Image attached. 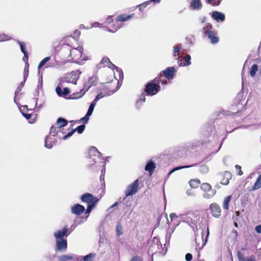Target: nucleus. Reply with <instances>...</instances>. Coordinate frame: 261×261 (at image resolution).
Returning a JSON list of instances; mask_svg holds the SVG:
<instances>
[{"label": "nucleus", "mask_w": 261, "mask_h": 261, "mask_svg": "<svg viewBox=\"0 0 261 261\" xmlns=\"http://www.w3.org/2000/svg\"><path fill=\"white\" fill-rule=\"evenodd\" d=\"M154 83H149L146 86L145 92L149 95H154L158 93L161 90L160 85L157 83H159V80L155 78L154 80Z\"/></svg>", "instance_id": "1"}, {"label": "nucleus", "mask_w": 261, "mask_h": 261, "mask_svg": "<svg viewBox=\"0 0 261 261\" xmlns=\"http://www.w3.org/2000/svg\"><path fill=\"white\" fill-rule=\"evenodd\" d=\"M90 165L92 166L94 163H98L101 160V153L94 146L90 147L89 152Z\"/></svg>", "instance_id": "2"}, {"label": "nucleus", "mask_w": 261, "mask_h": 261, "mask_svg": "<svg viewBox=\"0 0 261 261\" xmlns=\"http://www.w3.org/2000/svg\"><path fill=\"white\" fill-rule=\"evenodd\" d=\"M82 72L79 70H76L75 71H73L70 73L67 74L61 80L62 83H71L73 84H76V81L79 79L80 74Z\"/></svg>", "instance_id": "3"}, {"label": "nucleus", "mask_w": 261, "mask_h": 261, "mask_svg": "<svg viewBox=\"0 0 261 261\" xmlns=\"http://www.w3.org/2000/svg\"><path fill=\"white\" fill-rule=\"evenodd\" d=\"M134 16V14H132L130 15L126 14H121L117 17L116 19V21L114 24V26L116 27L115 28H113V30H111L110 29H108V31L110 32H115L117 31L118 29H120L121 27V24L120 23V21H126L131 18H132Z\"/></svg>", "instance_id": "4"}, {"label": "nucleus", "mask_w": 261, "mask_h": 261, "mask_svg": "<svg viewBox=\"0 0 261 261\" xmlns=\"http://www.w3.org/2000/svg\"><path fill=\"white\" fill-rule=\"evenodd\" d=\"M212 28V25L209 24L204 27L203 29L205 31V33L210 39L212 43L216 44L219 42V38L216 36V33L214 31L211 30Z\"/></svg>", "instance_id": "5"}, {"label": "nucleus", "mask_w": 261, "mask_h": 261, "mask_svg": "<svg viewBox=\"0 0 261 261\" xmlns=\"http://www.w3.org/2000/svg\"><path fill=\"white\" fill-rule=\"evenodd\" d=\"M209 235V229L208 227L207 228V236L205 241L203 240V234H195V241L196 243V249L201 250L203 246L206 244L207 242V238Z\"/></svg>", "instance_id": "6"}, {"label": "nucleus", "mask_w": 261, "mask_h": 261, "mask_svg": "<svg viewBox=\"0 0 261 261\" xmlns=\"http://www.w3.org/2000/svg\"><path fill=\"white\" fill-rule=\"evenodd\" d=\"M81 200L83 202H86L88 205H95L96 203L98 201V199L94 197L90 193H85L82 195L81 197Z\"/></svg>", "instance_id": "7"}, {"label": "nucleus", "mask_w": 261, "mask_h": 261, "mask_svg": "<svg viewBox=\"0 0 261 261\" xmlns=\"http://www.w3.org/2000/svg\"><path fill=\"white\" fill-rule=\"evenodd\" d=\"M138 181L135 180L132 184L128 185L125 190L126 197L135 194L138 191Z\"/></svg>", "instance_id": "8"}, {"label": "nucleus", "mask_w": 261, "mask_h": 261, "mask_svg": "<svg viewBox=\"0 0 261 261\" xmlns=\"http://www.w3.org/2000/svg\"><path fill=\"white\" fill-rule=\"evenodd\" d=\"M83 53V47L82 46H79L76 48H74L70 49V56L73 59L77 60L81 56Z\"/></svg>", "instance_id": "9"}, {"label": "nucleus", "mask_w": 261, "mask_h": 261, "mask_svg": "<svg viewBox=\"0 0 261 261\" xmlns=\"http://www.w3.org/2000/svg\"><path fill=\"white\" fill-rule=\"evenodd\" d=\"M162 247L159 239L154 237L152 240V244L150 246L148 251L149 252H155Z\"/></svg>", "instance_id": "10"}, {"label": "nucleus", "mask_w": 261, "mask_h": 261, "mask_svg": "<svg viewBox=\"0 0 261 261\" xmlns=\"http://www.w3.org/2000/svg\"><path fill=\"white\" fill-rule=\"evenodd\" d=\"M176 71V69L174 67H170L167 68L162 72L166 79L171 80L173 79V77H174Z\"/></svg>", "instance_id": "11"}, {"label": "nucleus", "mask_w": 261, "mask_h": 261, "mask_svg": "<svg viewBox=\"0 0 261 261\" xmlns=\"http://www.w3.org/2000/svg\"><path fill=\"white\" fill-rule=\"evenodd\" d=\"M221 179V184L224 185H227L229 183V180L231 178L232 175L229 171H226L220 174Z\"/></svg>", "instance_id": "12"}, {"label": "nucleus", "mask_w": 261, "mask_h": 261, "mask_svg": "<svg viewBox=\"0 0 261 261\" xmlns=\"http://www.w3.org/2000/svg\"><path fill=\"white\" fill-rule=\"evenodd\" d=\"M212 214L213 216L216 218H219L221 215L220 206L216 203H212L210 205Z\"/></svg>", "instance_id": "13"}, {"label": "nucleus", "mask_w": 261, "mask_h": 261, "mask_svg": "<svg viewBox=\"0 0 261 261\" xmlns=\"http://www.w3.org/2000/svg\"><path fill=\"white\" fill-rule=\"evenodd\" d=\"M85 128V126L84 124L79 126L76 129L72 130L71 131L68 132L66 135H65L64 137H63V140H65L68 139L73 134L75 131H77L79 134L82 133L84 132Z\"/></svg>", "instance_id": "14"}, {"label": "nucleus", "mask_w": 261, "mask_h": 261, "mask_svg": "<svg viewBox=\"0 0 261 261\" xmlns=\"http://www.w3.org/2000/svg\"><path fill=\"white\" fill-rule=\"evenodd\" d=\"M56 246L59 251H65L67 249V241L65 239L57 240Z\"/></svg>", "instance_id": "15"}, {"label": "nucleus", "mask_w": 261, "mask_h": 261, "mask_svg": "<svg viewBox=\"0 0 261 261\" xmlns=\"http://www.w3.org/2000/svg\"><path fill=\"white\" fill-rule=\"evenodd\" d=\"M211 16L217 22H223L225 19V14L221 12L214 11L212 13Z\"/></svg>", "instance_id": "16"}, {"label": "nucleus", "mask_w": 261, "mask_h": 261, "mask_svg": "<svg viewBox=\"0 0 261 261\" xmlns=\"http://www.w3.org/2000/svg\"><path fill=\"white\" fill-rule=\"evenodd\" d=\"M67 231L68 228L66 227H65L62 230H59L55 231L54 235L57 240H62L66 236Z\"/></svg>", "instance_id": "17"}, {"label": "nucleus", "mask_w": 261, "mask_h": 261, "mask_svg": "<svg viewBox=\"0 0 261 261\" xmlns=\"http://www.w3.org/2000/svg\"><path fill=\"white\" fill-rule=\"evenodd\" d=\"M85 210L84 206L80 204H76L71 207V212L73 214L80 215L84 212Z\"/></svg>", "instance_id": "18"}, {"label": "nucleus", "mask_w": 261, "mask_h": 261, "mask_svg": "<svg viewBox=\"0 0 261 261\" xmlns=\"http://www.w3.org/2000/svg\"><path fill=\"white\" fill-rule=\"evenodd\" d=\"M112 69L113 70L114 77L117 80H121L123 79V74L121 69L115 66Z\"/></svg>", "instance_id": "19"}, {"label": "nucleus", "mask_w": 261, "mask_h": 261, "mask_svg": "<svg viewBox=\"0 0 261 261\" xmlns=\"http://www.w3.org/2000/svg\"><path fill=\"white\" fill-rule=\"evenodd\" d=\"M156 168L155 164L152 161H148L145 167V170L148 171L151 175L154 172Z\"/></svg>", "instance_id": "20"}, {"label": "nucleus", "mask_w": 261, "mask_h": 261, "mask_svg": "<svg viewBox=\"0 0 261 261\" xmlns=\"http://www.w3.org/2000/svg\"><path fill=\"white\" fill-rule=\"evenodd\" d=\"M99 66L100 68L105 66H108L110 68H112L115 66V65L111 62L109 58L105 57L102 58Z\"/></svg>", "instance_id": "21"}, {"label": "nucleus", "mask_w": 261, "mask_h": 261, "mask_svg": "<svg viewBox=\"0 0 261 261\" xmlns=\"http://www.w3.org/2000/svg\"><path fill=\"white\" fill-rule=\"evenodd\" d=\"M202 5L200 0H192L190 4V8L192 10H200Z\"/></svg>", "instance_id": "22"}, {"label": "nucleus", "mask_w": 261, "mask_h": 261, "mask_svg": "<svg viewBox=\"0 0 261 261\" xmlns=\"http://www.w3.org/2000/svg\"><path fill=\"white\" fill-rule=\"evenodd\" d=\"M56 91L59 96H65L70 93V90L68 88H64L62 91V89L59 86L56 88Z\"/></svg>", "instance_id": "23"}, {"label": "nucleus", "mask_w": 261, "mask_h": 261, "mask_svg": "<svg viewBox=\"0 0 261 261\" xmlns=\"http://www.w3.org/2000/svg\"><path fill=\"white\" fill-rule=\"evenodd\" d=\"M91 86V84H90L88 81L85 83L83 89L80 90L79 93H77V94H80V95L77 96L76 98H80L83 96L85 94V92L87 91Z\"/></svg>", "instance_id": "24"}, {"label": "nucleus", "mask_w": 261, "mask_h": 261, "mask_svg": "<svg viewBox=\"0 0 261 261\" xmlns=\"http://www.w3.org/2000/svg\"><path fill=\"white\" fill-rule=\"evenodd\" d=\"M160 1L161 0H150L144 3H143L140 5H139L138 6V7L140 11H142L144 10V9L146 8L148 5H149L151 2L158 4L160 2Z\"/></svg>", "instance_id": "25"}, {"label": "nucleus", "mask_w": 261, "mask_h": 261, "mask_svg": "<svg viewBox=\"0 0 261 261\" xmlns=\"http://www.w3.org/2000/svg\"><path fill=\"white\" fill-rule=\"evenodd\" d=\"M231 197L232 196L229 195L224 198L222 203V207L224 210H227L228 209L229 203L230 201Z\"/></svg>", "instance_id": "26"}, {"label": "nucleus", "mask_w": 261, "mask_h": 261, "mask_svg": "<svg viewBox=\"0 0 261 261\" xmlns=\"http://www.w3.org/2000/svg\"><path fill=\"white\" fill-rule=\"evenodd\" d=\"M67 124V121L66 119L62 118H59L55 125L57 126L63 128L64 126H66Z\"/></svg>", "instance_id": "27"}, {"label": "nucleus", "mask_w": 261, "mask_h": 261, "mask_svg": "<svg viewBox=\"0 0 261 261\" xmlns=\"http://www.w3.org/2000/svg\"><path fill=\"white\" fill-rule=\"evenodd\" d=\"M52 138L47 136L45 140V141H44V144H45V146L48 148V149H50L51 148H52L53 146V142L54 141L52 140Z\"/></svg>", "instance_id": "28"}, {"label": "nucleus", "mask_w": 261, "mask_h": 261, "mask_svg": "<svg viewBox=\"0 0 261 261\" xmlns=\"http://www.w3.org/2000/svg\"><path fill=\"white\" fill-rule=\"evenodd\" d=\"M260 188H261V174L258 176L253 187H252V190H256Z\"/></svg>", "instance_id": "29"}, {"label": "nucleus", "mask_w": 261, "mask_h": 261, "mask_svg": "<svg viewBox=\"0 0 261 261\" xmlns=\"http://www.w3.org/2000/svg\"><path fill=\"white\" fill-rule=\"evenodd\" d=\"M73 257V256L72 255L65 254L58 256V259L59 261H67L72 259Z\"/></svg>", "instance_id": "30"}, {"label": "nucleus", "mask_w": 261, "mask_h": 261, "mask_svg": "<svg viewBox=\"0 0 261 261\" xmlns=\"http://www.w3.org/2000/svg\"><path fill=\"white\" fill-rule=\"evenodd\" d=\"M17 42L20 45L21 51L23 53L24 55H25L26 60H28V54L25 49V43L23 42L20 41L19 40H18Z\"/></svg>", "instance_id": "31"}, {"label": "nucleus", "mask_w": 261, "mask_h": 261, "mask_svg": "<svg viewBox=\"0 0 261 261\" xmlns=\"http://www.w3.org/2000/svg\"><path fill=\"white\" fill-rule=\"evenodd\" d=\"M182 48V45L181 44H178L177 46H173V56L175 57L179 56V53L180 49Z\"/></svg>", "instance_id": "32"}, {"label": "nucleus", "mask_w": 261, "mask_h": 261, "mask_svg": "<svg viewBox=\"0 0 261 261\" xmlns=\"http://www.w3.org/2000/svg\"><path fill=\"white\" fill-rule=\"evenodd\" d=\"M56 127H57L56 131H57V133H58V134H57L58 137L60 139H63V137H64V136H63V135L65 134V132L64 131V129L63 128H62L59 126H56Z\"/></svg>", "instance_id": "33"}, {"label": "nucleus", "mask_w": 261, "mask_h": 261, "mask_svg": "<svg viewBox=\"0 0 261 261\" xmlns=\"http://www.w3.org/2000/svg\"><path fill=\"white\" fill-rule=\"evenodd\" d=\"M258 65L256 64H253L251 66L250 70V75L251 77H254L255 75L256 72L258 70Z\"/></svg>", "instance_id": "34"}, {"label": "nucleus", "mask_w": 261, "mask_h": 261, "mask_svg": "<svg viewBox=\"0 0 261 261\" xmlns=\"http://www.w3.org/2000/svg\"><path fill=\"white\" fill-rule=\"evenodd\" d=\"M116 231L117 236H119L123 233L122 227L120 222H118L116 226Z\"/></svg>", "instance_id": "35"}, {"label": "nucleus", "mask_w": 261, "mask_h": 261, "mask_svg": "<svg viewBox=\"0 0 261 261\" xmlns=\"http://www.w3.org/2000/svg\"><path fill=\"white\" fill-rule=\"evenodd\" d=\"M196 164H194V165H189V166H179V167H175L174 168H173L172 170H171L168 174V175H171L173 172L175 171H177L178 170H179V169H184V168H189V167H193V166H195Z\"/></svg>", "instance_id": "36"}, {"label": "nucleus", "mask_w": 261, "mask_h": 261, "mask_svg": "<svg viewBox=\"0 0 261 261\" xmlns=\"http://www.w3.org/2000/svg\"><path fill=\"white\" fill-rule=\"evenodd\" d=\"M50 60V57H47L44 58L39 63L38 69V72H39L40 69L43 67L47 62Z\"/></svg>", "instance_id": "37"}, {"label": "nucleus", "mask_w": 261, "mask_h": 261, "mask_svg": "<svg viewBox=\"0 0 261 261\" xmlns=\"http://www.w3.org/2000/svg\"><path fill=\"white\" fill-rule=\"evenodd\" d=\"M200 181L197 179H192L189 181L190 186L192 188H196L198 187Z\"/></svg>", "instance_id": "38"}, {"label": "nucleus", "mask_w": 261, "mask_h": 261, "mask_svg": "<svg viewBox=\"0 0 261 261\" xmlns=\"http://www.w3.org/2000/svg\"><path fill=\"white\" fill-rule=\"evenodd\" d=\"M98 77L94 75L88 79V82L91 84L92 86H95L97 83Z\"/></svg>", "instance_id": "39"}, {"label": "nucleus", "mask_w": 261, "mask_h": 261, "mask_svg": "<svg viewBox=\"0 0 261 261\" xmlns=\"http://www.w3.org/2000/svg\"><path fill=\"white\" fill-rule=\"evenodd\" d=\"M205 2L213 6H217L220 5L221 0H205Z\"/></svg>", "instance_id": "40"}, {"label": "nucleus", "mask_w": 261, "mask_h": 261, "mask_svg": "<svg viewBox=\"0 0 261 261\" xmlns=\"http://www.w3.org/2000/svg\"><path fill=\"white\" fill-rule=\"evenodd\" d=\"M191 59V56L189 55H187L184 58L183 60L186 62V63H184L183 66H188L191 64V62L190 60Z\"/></svg>", "instance_id": "41"}, {"label": "nucleus", "mask_w": 261, "mask_h": 261, "mask_svg": "<svg viewBox=\"0 0 261 261\" xmlns=\"http://www.w3.org/2000/svg\"><path fill=\"white\" fill-rule=\"evenodd\" d=\"M96 105V103L95 102H94L93 101L91 102V103L90 104V105L89 107L88 112L87 113L88 114V115H92Z\"/></svg>", "instance_id": "42"}, {"label": "nucleus", "mask_w": 261, "mask_h": 261, "mask_svg": "<svg viewBox=\"0 0 261 261\" xmlns=\"http://www.w3.org/2000/svg\"><path fill=\"white\" fill-rule=\"evenodd\" d=\"M201 189L204 191H209L211 189V186L208 183H203L201 186Z\"/></svg>", "instance_id": "43"}, {"label": "nucleus", "mask_w": 261, "mask_h": 261, "mask_svg": "<svg viewBox=\"0 0 261 261\" xmlns=\"http://www.w3.org/2000/svg\"><path fill=\"white\" fill-rule=\"evenodd\" d=\"M57 127L55 125H53L50 129V135L53 137L58 136L57 133Z\"/></svg>", "instance_id": "44"}, {"label": "nucleus", "mask_w": 261, "mask_h": 261, "mask_svg": "<svg viewBox=\"0 0 261 261\" xmlns=\"http://www.w3.org/2000/svg\"><path fill=\"white\" fill-rule=\"evenodd\" d=\"M94 256V254L89 253V254L84 256L82 258L83 261H92V258Z\"/></svg>", "instance_id": "45"}, {"label": "nucleus", "mask_w": 261, "mask_h": 261, "mask_svg": "<svg viewBox=\"0 0 261 261\" xmlns=\"http://www.w3.org/2000/svg\"><path fill=\"white\" fill-rule=\"evenodd\" d=\"M199 171L202 173H206L208 171V168L206 165H201L199 169Z\"/></svg>", "instance_id": "46"}, {"label": "nucleus", "mask_w": 261, "mask_h": 261, "mask_svg": "<svg viewBox=\"0 0 261 261\" xmlns=\"http://www.w3.org/2000/svg\"><path fill=\"white\" fill-rule=\"evenodd\" d=\"M11 37L4 34H0V42L9 40Z\"/></svg>", "instance_id": "47"}, {"label": "nucleus", "mask_w": 261, "mask_h": 261, "mask_svg": "<svg viewBox=\"0 0 261 261\" xmlns=\"http://www.w3.org/2000/svg\"><path fill=\"white\" fill-rule=\"evenodd\" d=\"M106 96V95H104L102 93H100L98 94L95 97V99L93 100V101L97 103V102L101 99L102 98Z\"/></svg>", "instance_id": "48"}, {"label": "nucleus", "mask_w": 261, "mask_h": 261, "mask_svg": "<svg viewBox=\"0 0 261 261\" xmlns=\"http://www.w3.org/2000/svg\"><path fill=\"white\" fill-rule=\"evenodd\" d=\"M145 95L144 93H142L139 99L137 100V105L138 106L140 105V102H144L145 101Z\"/></svg>", "instance_id": "49"}, {"label": "nucleus", "mask_w": 261, "mask_h": 261, "mask_svg": "<svg viewBox=\"0 0 261 261\" xmlns=\"http://www.w3.org/2000/svg\"><path fill=\"white\" fill-rule=\"evenodd\" d=\"M28 67H29V64L28 63L25 64V67L24 70V81L26 80V79L27 76H28Z\"/></svg>", "instance_id": "50"}, {"label": "nucleus", "mask_w": 261, "mask_h": 261, "mask_svg": "<svg viewBox=\"0 0 261 261\" xmlns=\"http://www.w3.org/2000/svg\"><path fill=\"white\" fill-rule=\"evenodd\" d=\"M129 261H143V259L141 257L136 255L133 256Z\"/></svg>", "instance_id": "51"}, {"label": "nucleus", "mask_w": 261, "mask_h": 261, "mask_svg": "<svg viewBox=\"0 0 261 261\" xmlns=\"http://www.w3.org/2000/svg\"><path fill=\"white\" fill-rule=\"evenodd\" d=\"M243 261H256L255 256L253 255H250L248 257H246Z\"/></svg>", "instance_id": "52"}, {"label": "nucleus", "mask_w": 261, "mask_h": 261, "mask_svg": "<svg viewBox=\"0 0 261 261\" xmlns=\"http://www.w3.org/2000/svg\"><path fill=\"white\" fill-rule=\"evenodd\" d=\"M235 167L237 171H238V175H242L243 174V172L241 170V167L238 165H236Z\"/></svg>", "instance_id": "53"}, {"label": "nucleus", "mask_w": 261, "mask_h": 261, "mask_svg": "<svg viewBox=\"0 0 261 261\" xmlns=\"http://www.w3.org/2000/svg\"><path fill=\"white\" fill-rule=\"evenodd\" d=\"M183 59L181 56H178L177 58V63L179 66H183L184 63H182Z\"/></svg>", "instance_id": "54"}, {"label": "nucleus", "mask_w": 261, "mask_h": 261, "mask_svg": "<svg viewBox=\"0 0 261 261\" xmlns=\"http://www.w3.org/2000/svg\"><path fill=\"white\" fill-rule=\"evenodd\" d=\"M95 206V205H88L87 206V208L85 211V214H89L92 210L93 209V208Z\"/></svg>", "instance_id": "55"}, {"label": "nucleus", "mask_w": 261, "mask_h": 261, "mask_svg": "<svg viewBox=\"0 0 261 261\" xmlns=\"http://www.w3.org/2000/svg\"><path fill=\"white\" fill-rule=\"evenodd\" d=\"M237 256L239 261H243V259L245 258V257H244L243 254L240 251H238Z\"/></svg>", "instance_id": "56"}, {"label": "nucleus", "mask_w": 261, "mask_h": 261, "mask_svg": "<svg viewBox=\"0 0 261 261\" xmlns=\"http://www.w3.org/2000/svg\"><path fill=\"white\" fill-rule=\"evenodd\" d=\"M192 255L191 253H187L185 256L187 261H191L192 259Z\"/></svg>", "instance_id": "57"}, {"label": "nucleus", "mask_w": 261, "mask_h": 261, "mask_svg": "<svg viewBox=\"0 0 261 261\" xmlns=\"http://www.w3.org/2000/svg\"><path fill=\"white\" fill-rule=\"evenodd\" d=\"M102 27V24L101 23H100L98 22H94L92 24V27L93 28H96V27Z\"/></svg>", "instance_id": "58"}, {"label": "nucleus", "mask_w": 261, "mask_h": 261, "mask_svg": "<svg viewBox=\"0 0 261 261\" xmlns=\"http://www.w3.org/2000/svg\"><path fill=\"white\" fill-rule=\"evenodd\" d=\"M91 115H88V114L87 113L86 115L84 117L82 120L84 121L85 123H87L88 121L89 120V117Z\"/></svg>", "instance_id": "59"}, {"label": "nucleus", "mask_w": 261, "mask_h": 261, "mask_svg": "<svg viewBox=\"0 0 261 261\" xmlns=\"http://www.w3.org/2000/svg\"><path fill=\"white\" fill-rule=\"evenodd\" d=\"M214 195V193H212V194H208V193H204V194H203V196L205 198L208 199V198H210L211 197H212Z\"/></svg>", "instance_id": "60"}, {"label": "nucleus", "mask_w": 261, "mask_h": 261, "mask_svg": "<svg viewBox=\"0 0 261 261\" xmlns=\"http://www.w3.org/2000/svg\"><path fill=\"white\" fill-rule=\"evenodd\" d=\"M235 215L232 216V218L234 221H237L238 220V218L240 216V212L239 211L236 212Z\"/></svg>", "instance_id": "61"}, {"label": "nucleus", "mask_w": 261, "mask_h": 261, "mask_svg": "<svg viewBox=\"0 0 261 261\" xmlns=\"http://www.w3.org/2000/svg\"><path fill=\"white\" fill-rule=\"evenodd\" d=\"M255 230L257 233L261 234V225L256 226L255 227Z\"/></svg>", "instance_id": "62"}, {"label": "nucleus", "mask_w": 261, "mask_h": 261, "mask_svg": "<svg viewBox=\"0 0 261 261\" xmlns=\"http://www.w3.org/2000/svg\"><path fill=\"white\" fill-rule=\"evenodd\" d=\"M113 21V18H112V16H110L107 19L106 23H107V24H110Z\"/></svg>", "instance_id": "63"}, {"label": "nucleus", "mask_w": 261, "mask_h": 261, "mask_svg": "<svg viewBox=\"0 0 261 261\" xmlns=\"http://www.w3.org/2000/svg\"><path fill=\"white\" fill-rule=\"evenodd\" d=\"M118 205V202H115L108 210V211L109 212V213H111L112 211H111V210L114 208V207L117 206Z\"/></svg>", "instance_id": "64"}]
</instances>
